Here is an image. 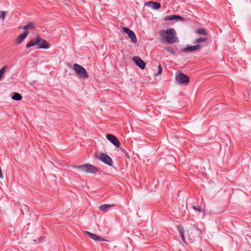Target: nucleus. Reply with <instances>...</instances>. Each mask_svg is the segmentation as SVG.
I'll return each instance as SVG.
<instances>
[{
	"label": "nucleus",
	"instance_id": "1",
	"mask_svg": "<svg viewBox=\"0 0 251 251\" xmlns=\"http://www.w3.org/2000/svg\"><path fill=\"white\" fill-rule=\"evenodd\" d=\"M35 45L37 46V49H47L50 47L49 44L39 36L35 37L27 44L26 48H29Z\"/></svg>",
	"mask_w": 251,
	"mask_h": 251
},
{
	"label": "nucleus",
	"instance_id": "2",
	"mask_svg": "<svg viewBox=\"0 0 251 251\" xmlns=\"http://www.w3.org/2000/svg\"><path fill=\"white\" fill-rule=\"evenodd\" d=\"M72 168L79 169L82 172L88 174H96L99 171L97 167L88 163L82 165H73Z\"/></svg>",
	"mask_w": 251,
	"mask_h": 251
},
{
	"label": "nucleus",
	"instance_id": "3",
	"mask_svg": "<svg viewBox=\"0 0 251 251\" xmlns=\"http://www.w3.org/2000/svg\"><path fill=\"white\" fill-rule=\"evenodd\" d=\"M164 32L165 34V40L166 42L169 44L177 43L178 42L177 37L176 36V32L174 28H168Z\"/></svg>",
	"mask_w": 251,
	"mask_h": 251
},
{
	"label": "nucleus",
	"instance_id": "4",
	"mask_svg": "<svg viewBox=\"0 0 251 251\" xmlns=\"http://www.w3.org/2000/svg\"><path fill=\"white\" fill-rule=\"evenodd\" d=\"M73 69L79 77L82 78H88L89 77V75L85 69L80 65L76 63L74 64Z\"/></svg>",
	"mask_w": 251,
	"mask_h": 251
},
{
	"label": "nucleus",
	"instance_id": "5",
	"mask_svg": "<svg viewBox=\"0 0 251 251\" xmlns=\"http://www.w3.org/2000/svg\"><path fill=\"white\" fill-rule=\"evenodd\" d=\"M96 158L109 166L113 165V162L111 158L104 153L100 152L97 154L96 155Z\"/></svg>",
	"mask_w": 251,
	"mask_h": 251
},
{
	"label": "nucleus",
	"instance_id": "6",
	"mask_svg": "<svg viewBox=\"0 0 251 251\" xmlns=\"http://www.w3.org/2000/svg\"><path fill=\"white\" fill-rule=\"evenodd\" d=\"M176 79L180 84H186L189 82V77L183 73H180L176 75Z\"/></svg>",
	"mask_w": 251,
	"mask_h": 251
},
{
	"label": "nucleus",
	"instance_id": "7",
	"mask_svg": "<svg viewBox=\"0 0 251 251\" xmlns=\"http://www.w3.org/2000/svg\"><path fill=\"white\" fill-rule=\"evenodd\" d=\"M107 139L117 148H120L121 143L118 138L113 134H107Z\"/></svg>",
	"mask_w": 251,
	"mask_h": 251
},
{
	"label": "nucleus",
	"instance_id": "8",
	"mask_svg": "<svg viewBox=\"0 0 251 251\" xmlns=\"http://www.w3.org/2000/svg\"><path fill=\"white\" fill-rule=\"evenodd\" d=\"M123 30L125 33L127 34L128 37L131 39V41L133 43H136L137 42V40L136 36L133 31L130 30L129 28L126 27H124L123 28Z\"/></svg>",
	"mask_w": 251,
	"mask_h": 251
},
{
	"label": "nucleus",
	"instance_id": "9",
	"mask_svg": "<svg viewBox=\"0 0 251 251\" xmlns=\"http://www.w3.org/2000/svg\"><path fill=\"white\" fill-rule=\"evenodd\" d=\"M132 60L135 64L142 70L145 68L146 64L140 57L138 56H134L132 58Z\"/></svg>",
	"mask_w": 251,
	"mask_h": 251
},
{
	"label": "nucleus",
	"instance_id": "10",
	"mask_svg": "<svg viewBox=\"0 0 251 251\" xmlns=\"http://www.w3.org/2000/svg\"><path fill=\"white\" fill-rule=\"evenodd\" d=\"M145 6L151 8L154 10H157L161 8V4L155 1H148L145 3Z\"/></svg>",
	"mask_w": 251,
	"mask_h": 251
},
{
	"label": "nucleus",
	"instance_id": "11",
	"mask_svg": "<svg viewBox=\"0 0 251 251\" xmlns=\"http://www.w3.org/2000/svg\"><path fill=\"white\" fill-rule=\"evenodd\" d=\"M201 47L200 44H197L195 46H187L186 48L182 50V51L184 52L188 51H193L199 50Z\"/></svg>",
	"mask_w": 251,
	"mask_h": 251
},
{
	"label": "nucleus",
	"instance_id": "12",
	"mask_svg": "<svg viewBox=\"0 0 251 251\" xmlns=\"http://www.w3.org/2000/svg\"><path fill=\"white\" fill-rule=\"evenodd\" d=\"M85 233L91 239L96 241H106L107 240L102 238V237L97 235L96 234L92 233L89 231H85Z\"/></svg>",
	"mask_w": 251,
	"mask_h": 251
},
{
	"label": "nucleus",
	"instance_id": "13",
	"mask_svg": "<svg viewBox=\"0 0 251 251\" xmlns=\"http://www.w3.org/2000/svg\"><path fill=\"white\" fill-rule=\"evenodd\" d=\"M165 20L167 21H171L173 20H177L183 22L184 21V19L183 17L179 15H169L166 16L165 18Z\"/></svg>",
	"mask_w": 251,
	"mask_h": 251
},
{
	"label": "nucleus",
	"instance_id": "14",
	"mask_svg": "<svg viewBox=\"0 0 251 251\" xmlns=\"http://www.w3.org/2000/svg\"><path fill=\"white\" fill-rule=\"evenodd\" d=\"M28 32L26 31H24V32L21 34L16 40V43L18 44H20L27 36Z\"/></svg>",
	"mask_w": 251,
	"mask_h": 251
},
{
	"label": "nucleus",
	"instance_id": "15",
	"mask_svg": "<svg viewBox=\"0 0 251 251\" xmlns=\"http://www.w3.org/2000/svg\"><path fill=\"white\" fill-rule=\"evenodd\" d=\"M177 229L178 231V232L180 234V237L181 238L182 240L183 241H184L185 237H184V229L183 227L181 225H178L177 226Z\"/></svg>",
	"mask_w": 251,
	"mask_h": 251
},
{
	"label": "nucleus",
	"instance_id": "16",
	"mask_svg": "<svg viewBox=\"0 0 251 251\" xmlns=\"http://www.w3.org/2000/svg\"><path fill=\"white\" fill-rule=\"evenodd\" d=\"M12 99L15 100H21L22 99V96L18 93L15 92L12 96Z\"/></svg>",
	"mask_w": 251,
	"mask_h": 251
},
{
	"label": "nucleus",
	"instance_id": "17",
	"mask_svg": "<svg viewBox=\"0 0 251 251\" xmlns=\"http://www.w3.org/2000/svg\"><path fill=\"white\" fill-rule=\"evenodd\" d=\"M196 33L201 35H207V32L203 28H199L196 31Z\"/></svg>",
	"mask_w": 251,
	"mask_h": 251
},
{
	"label": "nucleus",
	"instance_id": "18",
	"mask_svg": "<svg viewBox=\"0 0 251 251\" xmlns=\"http://www.w3.org/2000/svg\"><path fill=\"white\" fill-rule=\"evenodd\" d=\"M165 50L170 54L175 55L176 53V51L172 47H166Z\"/></svg>",
	"mask_w": 251,
	"mask_h": 251
},
{
	"label": "nucleus",
	"instance_id": "19",
	"mask_svg": "<svg viewBox=\"0 0 251 251\" xmlns=\"http://www.w3.org/2000/svg\"><path fill=\"white\" fill-rule=\"evenodd\" d=\"M34 28V25L32 23H28L25 25L23 27V28L25 30H28L29 29H33Z\"/></svg>",
	"mask_w": 251,
	"mask_h": 251
},
{
	"label": "nucleus",
	"instance_id": "20",
	"mask_svg": "<svg viewBox=\"0 0 251 251\" xmlns=\"http://www.w3.org/2000/svg\"><path fill=\"white\" fill-rule=\"evenodd\" d=\"M114 205H111V204H102L100 206V209L101 211H105L106 210V209L107 208H109L113 206H114Z\"/></svg>",
	"mask_w": 251,
	"mask_h": 251
},
{
	"label": "nucleus",
	"instance_id": "21",
	"mask_svg": "<svg viewBox=\"0 0 251 251\" xmlns=\"http://www.w3.org/2000/svg\"><path fill=\"white\" fill-rule=\"evenodd\" d=\"M207 40V39L206 38L201 37V38H198V39H197L196 40H195L194 41L193 43L199 44V43H201V42H203L204 41H206Z\"/></svg>",
	"mask_w": 251,
	"mask_h": 251
},
{
	"label": "nucleus",
	"instance_id": "22",
	"mask_svg": "<svg viewBox=\"0 0 251 251\" xmlns=\"http://www.w3.org/2000/svg\"><path fill=\"white\" fill-rule=\"evenodd\" d=\"M6 68H7L6 66H4L0 69V80L2 78Z\"/></svg>",
	"mask_w": 251,
	"mask_h": 251
},
{
	"label": "nucleus",
	"instance_id": "23",
	"mask_svg": "<svg viewBox=\"0 0 251 251\" xmlns=\"http://www.w3.org/2000/svg\"><path fill=\"white\" fill-rule=\"evenodd\" d=\"M162 72V69L160 65H158L157 67V72L155 73L154 74V76H157L161 74Z\"/></svg>",
	"mask_w": 251,
	"mask_h": 251
},
{
	"label": "nucleus",
	"instance_id": "24",
	"mask_svg": "<svg viewBox=\"0 0 251 251\" xmlns=\"http://www.w3.org/2000/svg\"><path fill=\"white\" fill-rule=\"evenodd\" d=\"M120 151H121L124 153V154L127 157V158H129V155H128V152L126 151V150H125L123 148H121L120 149Z\"/></svg>",
	"mask_w": 251,
	"mask_h": 251
},
{
	"label": "nucleus",
	"instance_id": "25",
	"mask_svg": "<svg viewBox=\"0 0 251 251\" xmlns=\"http://www.w3.org/2000/svg\"><path fill=\"white\" fill-rule=\"evenodd\" d=\"M193 208L194 210L198 211L199 212H201L202 211V209L200 206H193Z\"/></svg>",
	"mask_w": 251,
	"mask_h": 251
},
{
	"label": "nucleus",
	"instance_id": "26",
	"mask_svg": "<svg viewBox=\"0 0 251 251\" xmlns=\"http://www.w3.org/2000/svg\"><path fill=\"white\" fill-rule=\"evenodd\" d=\"M5 16V13L4 11H1L0 12V18L4 20Z\"/></svg>",
	"mask_w": 251,
	"mask_h": 251
},
{
	"label": "nucleus",
	"instance_id": "27",
	"mask_svg": "<svg viewBox=\"0 0 251 251\" xmlns=\"http://www.w3.org/2000/svg\"><path fill=\"white\" fill-rule=\"evenodd\" d=\"M195 230L197 231L198 234L200 235L201 234V230L200 229L199 227H198V226H196V228H195Z\"/></svg>",
	"mask_w": 251,
	"mask_h": 251
},
{
	"label": "nucleus",
	"instance_id": "28",
	"mask_svg": "<svg viewBox=\"0 0 251 251\" xmlns=\"http://www.w3.org/2000/svg\"><path fill=\"white\" fill-rule=\"evenodd\" d=\"M193 226H194L195 228H196V226H197V225L194 224Z\"/></svg>",
	"mask_w": 251,
	"mask_h": 251
}]
</instances>
